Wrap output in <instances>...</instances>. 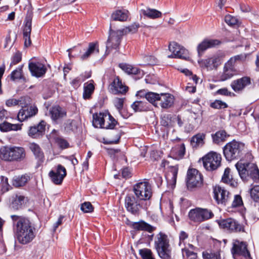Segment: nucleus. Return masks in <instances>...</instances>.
Listing matches in <instances>:
<instances>
[{"label": "nucleus", "instance_id": "1", "mask_svg": "<svg viewBox=\"0 0 259 259\" xmlns=\"http://www.w3.org/2000/svg\"><path fill=\"white\" fill-rule=\"evenodd\" d=\"M13 222V230L18 241L22 244L31 242L34 238L35 228L26 218L16 215L11 216Z\"/></svg>", "mask_w": 259, "mask_h": 259}, {"label": "nucleus", "instance_id": "2", "mask_svg": "<svg viewBox=\"0 0 259 259\" xmlns=\"http://www.w3.org/2000/svg\"><path fill=\"white\" fill-rule=\"evenodd\" d=\"M246 59V54H241L232 57L225 63L223 70L220 72L219 80L224 81L238 74V71L235 68L238 63L243 62Z\"/></svg>", "mask_w": 259, "mask_h": 259}, {"label": "nucleus", "instance_id": "3", "mask_svg": "<svg viewBox=\"0 0 259 259\" xmlns=\"http://www.w3.org/2000/svg\"><path fill=\"white\" fill-rule=\"evenodd\" d=\"M26 156V151L22 147H3L0 149V158L6 161H22Z\"/></svg>", "mask_w": 259, "mask_h": 259}, {"label": "nucleus", "instance_id": "4", "mask_svg": "<svg viewBox=\"0 0 259 259\" xmlns=\"http://www.w3.org/2000/svg\"><path fill=\"white\" fill-rule=\"evenodd\" d=\"M235 166L242 180L246 181L250 177L253 181L259 182V170L254 163L245 162L241 160L235 164Z\"/></svg>", "mask_w": 259, "mask_h": 259}, {"label": "nucleus", "instance_id": "5", "mask_svg": "<svg viewBox=\"0 0 259 259\" xmlns=\"http://www.w3.org/2000/svg\"><path fill=\"white\" fill-rule=\"evenodd\" d=\"M245 145L239 142L233 140L227 143L223 148V153L228 161L237 159L243 154Z\"/></svg>", "mask_w": 259, "mask_h": 259}, {"label": "nucleus", "instance_id": "6", "mask_svg": "<svg viewBox=\"0 0 259 259\" xmlns=\"http://www.w3.org/2000/svg\"><path fill=\"white\" fill-rule=\"evenodd\" d=\"M93 117V124L95 127L113 129L117 123L109 113H95Z\"/></svg>", "mask_w": 259, "mask_h": 259}, {"label": "nucleus", "instance_id": "7", "mask_svg": "<svg viewBox=\"0 0 259 259\" xmlns=\"http://www.w3.org/2000/svg\"><path fill=\"white\" fill-rule=\"evenodd\" d=\"M133 192L138 200L143 202L149 201L153 193L151 185L146 180L135 184L133 187Z\"/></svg>", "mask_w": 259, "mask_h": 259}, {"label": "nucleus", "instance_id": "8", "mask_svg": "<svg viewBox=\"0 0 259 259\" xmlns=\"http://www.w3.org/2000/svg\"><path fill=\"white\" fill-rule=\"evenodd\" d=\"M155 246L159 256L163 259L170 257V249L167 236L161 233L158 234L155 241Z\"/></svg>", "mask_w": 259, "mask_h": 259}, {"label": "nucleus", "instance_id": "9", "mask_svg": "<svg viewBox=\"0 0 259 259\" xmlns=\"http://www.w3.org/2000/svg\"><path fill=\"white\" fill-rule=\"evenodd\" d=\"M213 217L212 212L206 208L199 207L191 209L189 212L190 220L196 223H201Z\"/></svg>", "mask_w": 259, "mask_h": 259}, {"label": "nucleus", "instance_id": "10", "mask_svg": "<svg viewBox=\"0 0 259 259\" xmlns=\"http://www.w3.org/2000/svg\"><path fill=\"white\" fill-rule=\"evenodd\" d=\"M203 166L208 170L217 169L221 165L222 157L220 154L210 152L203 157Z\"/></svg>", "mask_w": 259, "mask_h": 259}, {"label": "nucleus", "instance_id": "11", "mask_svg": "<svg viewBox=\"0 0 259 259\" xmlns=\"http://www.w3.org/2000/svg\"><path fill=\"white\" fill-rule=\"evenodd\" d=\"M125 207L127 210L132 214H138L141 208H145L146 206L143 205V202L138 200L136 196L132 194L126 196L124 199Z\"/></svg>", "mask_w": 259, "mask_h": 259}, {"label": "nucleus", "instance_id": "12", "mask_svg": "<svg viewBox=\"0 0 259 259\" xmlns=\"http://www.w3.org/2000/svg\"><path fill=\"white\" fill-rule=\"evenodd\" d=\"M202 183V176L199 171L195 168L189 169L187 178V186L188 189L200 187Z\"/></svg>", "mask_w": 259, "mask_h": 259}, {"label": "nucleus", "instance_id": "13", "mask_svg": "<svg viewBox=\"0 0 259 259\" xmlns=\"http://www.w3.org/2000/svg\"><path fill=\"white\" fill-rule=\"evenodd\" d=\"M168 49L172 53L171 55L168 56L169 58H180L186 60H188L189 59L188 50L176 42H170L168 46Z\"/></svg>", "mask_w": 259, "mask_h": 259}, {"label": "nucleus", "instance_id": "14", "mask_svg": "<svg viewBox=\"0 0 259 259\" xmlns=\"http://www.w3.org/2000/svg\"><path fill=\"white\" fill-rule=\"evenodd\" d=\"M122 35L121 31L119 30L113 31L110 27L109 35L106 44L107 51L110 52L112 49H117L120 43Z\"/></svg>", "mask_w": 259, "mask_h": 259}, {"label": "nucleus", "instance_id": "15", "mask_svg": "<svg viewBox=\"0 0 259 259\" xmlns=\"http://www.w3.org/2000/svg\"><path fill=\"white\" fill-rule=\"evenodd\" d=\"M32 19V11H28L25 20V24L23 30L24 46L26 47H29L31 44L30 34L31 32Z\"/></svg>", "mask_w": 259, "mask_h": 259}, {"label": "nucleus", "instance_id": "16", "mask_svg": "<svg viewBox=\"0 0 259 259\" xmlns=\"http://www.w3.org/2000/svg\"><path fill=\"white\" fill-rule=\"evenodd\" d=\"M232 252L233 255H241V259H251L250 254L247 249V245L244 242L235 240L233 242Z\"/></svg>", "mask_w": 259, "mask_h": 259}, {"label": "nucleus", "instance_id": "17", "mask_svg": "<svg viewBox=\"0 0 259 259\" xmlns=\"http://www.w3.org/2000/svg\"><path fill=\"white\" fill-rule=\"evenodd\" d=\"M213 192L214 198L218 204L226 205L230 198V193L224 188L220 186H215L213 187Z\"/></svg>", "mask_w": 259, "mask_h": 259}, {"label": "nucleus", "instance_id": "18", "mask_svg": "<svg viewBox=\"0 0 259 259\" xmlns=\"http://www.w3.org/2000/svg\"><path fill=\"white\" fill-rule=\"evenodd\" d=\"M220 227L231 232L243 231V226L235 220L228 218L221 221L219 223Z\"/></svg>", "mask_w": 259, "mask_h": 259}, {"label": "nucleus", "instance_id": "19", "mask_svg": "<svg viewBox=\"0 0 259 259\" xmlns=\"http://www.w3.org/2000/svg\"><path fill=\"white\" fill-rule=\"evenodd\" d=\"M66 175L65 168L60 164L57 166L56 170H52L49 172L51 180L56 185L61 184Z\"/></svg>", "mask_w": 259, "mask_h": 259}, {"label": "nucleus", "instance_id": "20", "mask_svg": "<svg viewBox=\"0 0 259 259\" xmlns=\"http://www.w3.org/2000/svg\"><path fill=\"white\" fill-rule=\"evenodd\" d=\"M251 84L250 78L244 76L232 81L231 87L233 90L236 93H240L248 85Z\"/></svg>", "mask_w": 259, "mask_h": 259}, {"label": "nucleus", "instance_id": "21", "mask_svg": "<svg viewBox=\"0 0 259 259\" xmlns=\"http://www.w3.org/2000/svg\"><path fill=\"white\" fill-rule=\"evenodd\" d=\"M220 44L218 39H204L197 47V51L199 57H201L204 52L208 49L215 47Z\"/></svg>", "mask_w": 259, "mask_h": 259}, {"label": "nucleus", "instance_id": "22", "mask_svg": "<svg viewBox=\"0 0 259 259\" xmlns=\"http://www.w3.org/2000/svg\"><path fill=\"white\" fill-rule=\"evenodd\" d=\"M46 123L45 121H40L38 124L31 126L28 132L29 136L33 138H38L45 134Z\"/></svg>", "mask_w": 259, "mask_h": 259}, {"label": "nucleus", "instance_id": "23", "mask_svg": "<svg viewBox=\"0 0 259 259\" xmlns=\"http://www.w3.org/2000/svg\"><path fill=\"white\" fill-rule=\"evenodd\" d=\"M28 67L32 75L37 77L43 76L47 71L45 66L39 62H30Z\"/></svg>", "mask_w": 259, "mask_h": 259}, {"label": "nucleus", "instance_id": "24", "mask_svg": "<svg viewBox=\"0 0 259 259\" xmlns=\"http://www.w3.org/2000/svg\"><path fill=\"white\" fill-rule=\"evenodd\" d=\"M37 112V108L35 106H27L21 109L17 115L18 119L23 121L29 117L35 115Z\"/></svg>", "mask_w": 259, "mask_h": 259}, {"label": "nucleus", "instance_id": "25", "mask_svg": "<svg viewBox=\"0 0 259 259\" xmlns=\"http://www.w3.org/2000/svg\"><path fill=\"white\" fill-rule=\"evenodd\" d=\"M174 103V97L170 94H160L158 107L160 106L163 109L171 107Z\"/></svg>", "mask_w": 259, "mask_h": 259}, {"label": "nucleus", "instance_id": "26", "mask_svg": "<svg viewBox=\"0 0 259 259\" xmlns=\"http://www.w3.org/2000/svg\"><path fill=\"white\" fill-rule=\"evenodd\" d=\"M49 114L52 119L57 122L58 120L66 116V112L60 106H55L50 108Z\"/></svg>", "mask_w": 259, "mask_h": 259}, {"label": "nucleus", "instance_id": "27", "mask_svg": "<svg viewBox=\"0 0 259 259\" xmlns=\"http://www.w3.org/2000/svg\"><path fill=\"white\" fill-rule=\"evenodd\" d=\"M111 87L113 88L112 89V92L115 94L118 93L124 94L126 92L128 89L127 87L122 84L121 80L118 76L116 77L114 79L111 84Z\"/></svg>", "mask_w": 259, "mask_h": 259}, {"label": "nucleus", "instance_id": "28", "mask_svg": "<svg viewBox=\"0 0 259 259\" xmlns=\"http://www.w3.org/2000/svg\"><path fill=\"white\" fill-rule=\"evenodd\" d=\"M218 60L217 58L213 57L205 60H199L198 62L200 67L206 68L208 70H212L218 67V64H217Z\"/></svg>", "mask_w": 259, "mask_h": 259}, {"label": "nucleus", "instance_id": "29", "mask_svg": "<svg viewBox=\"0 0 259 259\" xmlns=\"http://www.w3.org/2000/svg\"><path fill=\"white\" fill-rule=\"evenodd\" d=\"M130 15L129 12L125 9L114 11L111 15V19L114 21H126Z\"/></svg>", "mask_w": 259, "mask_h": 259}, {"label": "nucleus", "instance_id": "30", "mask_svg": "<svg viewBox=\"0 0 259 259\" xmlns=\"http://www.w3.org/2000/svg\"><path fill=\"white\" fill-rule=\"evenodd\" d=\"M119 66L123 71L128 74L138 75L140 76L143 75V71L131 65L126 63H121L119 64Z\"/></svg>", "mask_w": 259, "mask_h": 259}, {"label": "nucleus", "instance_id": "31", "mask_svg": "<svg viewBox=\"0 0 259 259\" xmlns=\"http://www.w3.org/2000/svg\"><path fill=\"white\" fill-rule=\"evenodd\" d=\"M30 180V175L25 174L21 176H16L13 178L12 183L16 187H20L25 186Z\"/></svg>", "mask_w": 259, "mask_h": 259}, {"label": "nucleus", "instance_id": "32", "mask_svg": "<svg viewBox=\"0 0 259 259\" xmlns=\"http://www.w3.org/2000/svg\"><path fill=\"white\" fill-rule=\"evenodd\" d=\"M28 147L35 158L39 161H43L44 159V154L39 146L35 143H30Z\"/></svg>", "mask_w": 259, "mask_h": 259}, {"label": "nucleus", "instance_id": "33", "mask_svg": "<svg viewBox=\"0 0 259 259\" xmlns=\"http://www.w3.org/2000/svg\"><path fill=\"white\" fill-rule=\"evenodd\" d=\"M230 171L231 169L228 167L225 169L222 180L224 183L230 185L232 188H235L237 186L238 183L230 175Z\"/></svg>", "mask_w": 259, "mask_h": 259}, {"label": "nucleus", "instance_id": "34", "mask_svg": "<svg viewBox=\"0 0 259 259\" xmlns=\"http://www.w3.org/2000/svg\"><path fill=\"white\" fill-rule=\"evenodd\" d=\"M57 131L54 130L51 133L50 136L55 143L62 149L67 148L69 147V144L68 142L62 137H58L57 135Z\"/></svg>", "mask_w": 259, "mask_h": 259}, {"label": "nucleus", "instance_id": "35", "mask_svg": "<svg viewBox=\"0 0 259 259\" xmlns=\"http://www.w3.org/2000/svg\"><path fill=\"white\" fill-rule=\"evenodd\" d=\"M96 52H99L98 44L97 42H91L89 44V47L87 51L80 57V59L82 60L88 58L91 54Z\"/></svg>", "mask_w": 259, "mask_h": 259}, {"label": "nucleus", "instance_id": "36", "mask_svg": "<svg viewBox=\"0 0 259 259\" xmlns=\"http://www.w3.org/2000/svg\"><path fill=\"white\" fill-rule=\"evenodd\" d=\"M22 124H11L8 122L0 123V130L2 132H7L10 131H18L21 129Z\"/></svg>", "mask_w": 259, "mask_h": 259}, {"label": "nucleus", "instance_id": "37", "mask_svg": "<svg viewBox=\"0 0 259 259\" xmlns=\"http://www.w3.org/2000/svg\"><path fill=\"white\" fill-rule=\"evenodd\" d=\"M133 227L137 230L146 231L149 232H151L154 230L152 226L142 221L133 223Z\"/></svg>", "mask_w": 259, "mask_h": 259}, {"label": "nucleus", "instance_id": "38", "mask_svg": "<svg viewBox=\"0 0 259 259\" xmlns=\"http://www.w3.org/2000/svg\"><path fill=\"white\" fill-rule=\"evenodd\" d=\"M205 135L203 134H198L194 136L191 140V144L193 148H197L202 146L204 144Z\"/></svg>", "mask_w": 259, "mask_h": 259}, {"label": "nucleus", "instance_id": "39", "mask_svg": "<svg viewBox=\"0 0 259 259\" xmlns=\"http://www.w3.org/2000/svg\"><path fill=\"white\" fill-rule=\"evenodd\" d=\"M95 87L93 82H86L83 85V98L85 100L90 99L94 93Z\"/></svg>", "mask_w": 259, "mask_h": 259}, {"label": "nucleus", "instance_id": "40", "mask_svg": "<svg viewBox=\"0 0 259 259\" xmlns=\"http://www.w3.org/2000/svg\"><path fill=\"white\" fill-rule=\"evenodd\" d=\"M212 139L213 142L216 144H219L221 142L225 141L226 138L229 136L227 134L226 132L224 130H221L212 135Z\"/></svg>", "mask_w": 259, "mask_h": 259}, {"label": "nucleus", "instance_id": "41", "mask_svg": "<svg viewBox=\"0 0 259 259\" xmlns=\"http://www.w3.org/2000/svg\"><path fill=\"white\" fill-rule=\"evenodd\" d=\"M23 65H21L12 72L10 75L11 80L15 81L17 79H25V77L23 75Z\"/></svg>", "mask_w": 259, "mask_h": 259}, {"label": "nucleus", "instance_id": "42", "mask_svg": "<svg viewBox=\"0 0 259 259\" xmlns=\"http://www.w3.org/2000/svg\"><path fill=\"white\" fill-rule=\"evenodd\" d=\"M160 96V94L153 92H149L145 95V98L147 100L152 103L154 106L158 107V103L159 102Z\"/></svg>", "mask_w": 259, "mask_h": 259}, {"label": "nucleus", "instance_id": "43", "mask_svg": "<svg viewBox=\"0 0 259 259\" xmlns=\"http://www.w3.org/2000/svg\"><path fill=\"white\" fill-rule=\"evenodd\" d=\"M142 12L144 15L152 19L159 18L161 16V13L155 9H147L142 10Z\"/></svg>", "mask_w": 259, "mask_h": 259}, {"label": "nucleus", "instance_id": "44", "mask_svg": "<svg viewBox=\"0 0 259 259\" xmlns=\"http://www.w3.org/2000/svg\"><path fill=\"white\" fill-rule=\"evenodd\" d=\"M178 171V165L170 166H169V170L166 175V178L167 179H171V181L174 184L176 183V180Z\"/></svg>", "mask_w": 259, "mask_h": 259}, {"label": "nucleus", "instance_id": "45", "mask_svg": "<svg viewBox=\"0 0 259 259\" xmlns=\"http://www.w3.org/2000/svg\"><path fill=\"white\" fill-rule=\"evenodd\" d=\"M171 152L179 158H182L185 153V147L184 144L178 145L172 148Z\"/></svg>", "mask_w": 259, "mask_h": 259}, {"label": "nucleus", "instance_id": "46", "mask_svg": "<svg viewBox=\"0 0 259 259\" xmlns=\"http://www.w3.org/2000/svg\"><path fill=\"white\" fill-rule=\"evenodd\" d=\"M25 197L22 196H19L13 201L11 204V208L18 210L21 208L24 200Z\"/></svg>", "mask_w": 259, "mask_h": 259}, {"label": "nucleus", "instance_id": "47", "mask_svg": "<svg viewBox=\"0 0 259 259\" xmlns=\"http://www.w3.org/2000/svg\"><path fill=\"white\" fill-rule=\"evenodd\" d=\"M77 128V122L72 119H68L65 123V129L66 131H75Z\"/></svg>", "mask_w": 259, "mask_h": 259}, {"label": "nucleus", "instance_id": "48", "mask_svg": "<svg viewBox=\"0 0 259 259\" xmlns=\"http://www.w3.org/2000/svg\"><path fill=\"white\" fill-rule=\"evenodd\" d=\"M139 27V24L135 23L132 24L131 26H129L128 27H126L123 28L122 29H120L119 30L120 31H121L122 34L123 35L126 34L128 33H134L137 31Z\"/></svg>", "mask_w": 259, "mask_h": 259}, {"label": "nucleus", "instance_id": "49", "mask_svg": "<svg viewBox=\"0 0 259 259\" xmlns=\"http://www.w3.org/2000/svg\"><path fill=\"white\" fill-rule=\"evenodd\" d=\"M202 256L204 259H222L220 256V251L208 252L204 251L202 253Z\"/></svg>", "mask_w": 259, "mask_h": 259}, {"label": "nucleus", "instance_id": "50", "mask_svg": "<svg viewBox=\"0 0 259 259\" xmlns=\"http://www.w3.org/2000/svg\"><path fill=\"white\" fill-rule=\"evenodd\" d=\"M139 253L143 259H155L151 250L148 248L139 250Z\"/></svg>", "mask_w": 259, "mask_h": 259}, {"label": "nucleus", "instance_id": "51", "mask_svg": "<svg viewBox=\"0 0 259 259\" xmlns=\"http://www.w3.org/2000/svg\"><path fill=\"white\" fill-rule=\"evenodd\" d=\"M250 195L255 201L259 202V185L254 186L251 189Z\"/></svg>", "mask_w": 259, "mask_h": 259}, {"label": "nucleus", "instance_id": "52", "mask_svg": "<svg viewBox=\"0 0 259 259\" xmlns=\"http://www.w3.org/2000/svg\"><path fill=\"white\" fill-rule=\"evenodd\" d=\"M81 210L85 213L91 212L93 211V207L89 202H85L81 205Z\"/></svg>", "mask_w": 259, "mask_h": 259}, {"label": "nucleus", "instance_id": "53", "mask_svg": "<svg viewBox=\"0 0 259 259\" xmlns=\"http://www.w3.org/2000/svg\"><path fill=\"white\" fill-rule=\"evenodd\" d=\"M211 107L215 109L226 108L228 107L227 104L221 100H215L211 104Z\"/></svg>", "mask_w": 259, "mask_h": 259}, {"label": "nucleus", "instance_id": "54", "mask_svg": "<svg viewBox=\"0 0 259 259\" xmlns=\"http://www.w3.org/2000/svg\"><path fill=\"white\" fill-rule=\"evenodd\" d=\"M22 59L21 54L20 52H16L12 58V61L10 64V67H11L20 62Z\"/></svg>", "mask_w": 259, "mask_h": 259}, {"label": "nucleus", "instance_id": "55", "mask_svg": "<svg viewBox=\"0 0 259 259\" xmlns=\"http://www.w3.org/2000/svg\"><path fill=\"white\" fill-rule=\"evenodd\" d=\"M243 204V201L241 197L239 195L234 196V200L232 203L233 207H236L241 206Z\"/></svg>", "mask_w": 259, "mask_h": 259}, {"label": "nucleus", "instance_id": "56", "mask_svg": "<svg viewBox=\"0 0 259 259\" xmlns=\"http://www.w3.org/2000/svg\"><path fill=\"white\" fill-rule=\"evenodd\" d=\"M225 21L229 25H234L238 22L237 19L235 17L230 15H227L225 16Z\"/></svg>", "mask_w": 259, "mask_h": 259}, {"label": "nucleus", "instance_id": "57", "mask_svg": "<svg viewBox=\"0 0 259 259\" xmlns=\"http://www.w3.org/2000/svg\"><path fill=\"white\" fill-rule=\"evenodd\" d=\"M114 104L117 110L120 111V110L122 108L123 103H124V98H116L114 99L113 101Z\"/></svg>", "mask_w": 259, "mask_h": 259}, {"label": "nucleus", "instance_id": "58", "mask_svg": "<svg viewBox=\"0 0 259 259\" xmlns=\"http://www.w3.org/2000/svg\"><path fill=\"white\" fill-rule=\"evenodd\" d=\"M132 108L136 111H141L143 110V102L136 101L132 105Z\"/></svg>", "mask_w": 259, "mask_h": 259}, {"label": "nucleus", "instance_id": "59", "mask_svg": "<svg viewBox=\"0 0 259 259\" xmlns=\"http://www.w3.org/2000/svg\"><path fill=\"white\" fill-rule=\"evenodd\" d=\"M144 61L148 65H153L156 63V58L152 55H146L144 57Z\"/></svg>", "mask_w": 259, "mask_h": 259}, {"label": "nucleus", "instance_id": "60", "mask_svg": "<svg viewBox=\"0 0 259 259\" xmlns=\"http://www.w3.org/2000/svg\"><path fill=\"white\" fill-rule=\"evenodd\" d=\"M161 124L164 126H168L171 125V118L168 116H164L162 117L161 120Z\"/></svg>", "mask_w": 259, "mask_h": 259}, {"label": "nucleus", "instance_id": "61", "mask_svg": "<svg viewBox=\"0 0 259 259\" xmlns=\"http://www.w3.org/2000/svg\"><path fill=\"white\" fill-rule=\"evenodd\" d=\"M188 235L185 232L182 231L180 232L179 235V246H181L182 244H185L184 241L188 238Z\"/></svg>", "mask_w": 259, "mask_h": 259}, {"label": "nucleus", "instance_id": "62", "mask_svg": "<svg viewBox=\"0 0 259 259\" xmlns=\"http://www.w3.org/2000/svg\"><path fill=\"white\" fill-rule=\"evenodd\" d=\"M182 253L183 255H184L186 254L187 256H192L191 258H196V254L193 251H191L189 250L188 249L185 248H182Z\"/></svg>", "mask_w": 259, "mask_h": 259}, {"label": "nucleus", "instance_id": "63", "mask_svg": "<svg viewBox=\"0 0 259 259\" xmlns=\"http://www.w3.org/2000/svg\"><path fill=\"white\" fill-rule=\"evenodd\" d=\"M19 102V100L15 99H9L6 101V105L8 107H11L18 105Z\"/></svg>", "mask_w": 259, "mask_h": 259}, {"label": "nucleus", "instance_id": "64", "mask_svg": "<svg viewBox=\"0 0 259 259\" xmlns=\"http://www.w3.org/2000/svg\"><path fill=\"white\" fill-rule=\"evenodd\" d=\"M217 93L219 95H224V96H230L232 94L231 92H229L228 89L226 88L219 89L217 91Z\"/></svg>", "mask_w": 259, "mask_h": 259}]
</instances>
